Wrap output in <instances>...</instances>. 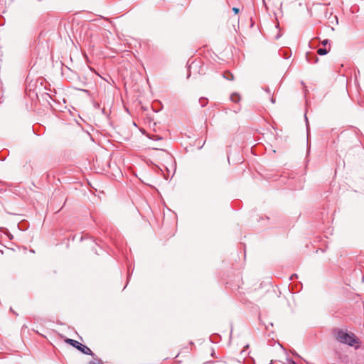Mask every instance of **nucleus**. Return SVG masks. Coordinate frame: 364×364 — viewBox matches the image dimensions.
Listing matches in <instances>:
<instances>
[{
  "label": "nucleus",
  "mask_w": 364,
  "mask_h": 364,
  "mask_svg": "<svg viewBox=\"0 0 364 364\" xmlns=\"http://www.w3.org/2000/svg\"><path fill=\"white\" fill-rule=\"evenodd\" d=\"M333 334L336 339L341 343L346 344L350 346H355V344H358L355 348L359 347V339L352 332H348L346 330L341 328H335L333 331Z\"/></svg>",
  "instance_id": "f257e3e1"
},
{
  "label": "nucleus",
  "mask_w": 364,
  "mask_h": 364,
  "mask_svg": "<svg viewBox=\"0 0 364 364\" xmlns=\"http://www.w3.org/2000/svg\"><path fill=\"white\" fill-rule=\"evenodd\" d=\"M67 342L86 355H90L93 357L95 355L87 346L82 345L77 341L69 338L67 340Z\"/></svg>",
  "instance_id": "f03ea898"
},
{
  "label": "nucleus",
  "mask_w": 364,
  "mask_h": 364,
  "mask_svg": "<svg viewBox=\"0 0 364 364\" xmlns=\"http://www.w3.org/2000/svg\"><path fill=\"white\" fill-rule=\"evenodd\" d=\"M230 100L237 103L240 100V96L237 93H232L230 96Z\"/></svg>",
  "instance_id": "7ed1b4c3"
},
{
  "label": "nucleus",
  "mask_w": 364,
  "mask_h": 364,
  "mask_svg": "<svg viewBox=\"0 0 364 364\" xmlns=\"http://www.w3.org/2000/svg\"><path fill=\"white\" fill-rule=\"evenodd\" d=\"M223 77L228 80H234V77H233V75L229 72V71H226L223 73Z\"/></svg>",
  "instance_id": "20e7f679"
},
{
  "label": "nucleus",
  "mask_w": 364,
  "mask_h": 364,
  "mask_svg": "<svg viewBox=\"0 0 364 364\" xmlns=\"http://www.w3.org/2000/svg\"><path fill=\"white\" fill-rule=\"evenodd\" d=\"M330 50V48L329 49H326V48H318V50H317V53L318 55H326L328 53V51Z\"/></svg>",
  "instance_id": "39448f33"
},
{
  "label": "nucleus",
  "mask_w": 364,
  "mask_h": 364,
  "mask_svg": "<svg viewBox=\"0 0 364 364\" xmlns=\"http://www.w3.org/2000/svg\"><path fill=\"white\" fill-rule=\"evenodd\" d=\"M199 103L200 104L201 107H205L208 103V99L205 97H201L199 100Z\"/></svg>",
  "instance_id": "423d86ee"
},
{
  "label": "nucleus",
  "mask_w": 364,
  "mask_h": 364,
  "mask_svg": "<svg viewBox=\"0 0 364 364\" xmlns=\"http://www.w3.org/2000/svg\"><path fill=\"white\" fill-rule=\"evenodd\" d=\"M90 364H103L102 360L100 359H95V361L90 362Z\"/></svg>",
  "instance_id": "0eeeda50"
},
{
  "label": "nucleus",
  "mask_w": 364,
  "mask_h": 364,
  "mask_svg": "<svg viewBox=\"0 0 364 364\" xmlns=\"http://www.w3.org/2000/svg\"><path fill=\"white\" fill-rule=\"evenodd\" d=\"M328 43V40H327V39H325V40H323V41L321 42V44H322L323 46H326Z\"/></svg>",
  "instance_id": "6e6552de"
},
{
  "label": "nucleus",
  "mask_w": 364,
  "mask_h": 364,
  "mask_svg": "<svg viewBox=\"0 0 364 364\" xmlns=\"http://www.w3.org/2000/svg\"><path fill=\"white\" fill-rule=\"evenodd\" d=\"M232 11H234L235 14H238L240 10L238 8L234 7L232 9Z\"/></svg>",
  "instance_id": "1a4fd4ad"
},
{
  "label": "nucleus",
  "mask_w": 364,
  "mask_h": 364,
  "mask_svg": "<svg viewBox=\"0 0 364 364\" xmlns=\"http://www.w3.org/2000/svg\"><path fill=\"white\" fill-rule=\"evenodd\" d=\"M314 58L315 59L314 63H315L318 61V57L316 55H314Z\"/></svg>",
  "instance_id": "9d476101"
},
{
  "label": "nucleus",
  "mask_w": 364,
  "mask_h": 364,
  "mask_svg": "<svg viewBox=\"0 0 364 364\" xmlns=\"http://www.w3.org/2000/svg\"><path fill=\"white\" fill-rule=\"evenodd\" d=\"M297 277L296 274H293L291 276L290 279L292 280L294 278Z\"/></svg>",
  "instance_id": "9b49d317"
},
{
  "label": "nucleus",
  "mask_w": 364,
  "mask_h": 364,
  "mask_svg": "<svg viewBox=\"0 0 364 364\" xmlns=\"http://www.w3.org/2000/svg\"><path fill=\"white\" fill-rule=\"evenodd\" d=\"M271 102H272V103H274V102H275V100H274V97H272V98H271Z\"/></svg>",
  "instance_id": "f8f14e48"
},
{
  "label": "nucleus",
  "mask_w": 364,
  "mask_h": 364,
  "mask_svg": "<svg viewBox=\"0 0 364 364\" xmlns=\"http://www.w3.org/2000/svg\"><path fill=\"white\" fill-rule=\"evenodd\" d=\"M266 92H267L269 94L270 93V90L269 88H267L266 90Z\"/></svg>",
  "instance_id": "ddd939ff"
},
{
  "label": "nucleus",
  "mask_w": 364,
  "mask_h": 364,
  "mask_svg": "<svg viewBox=\"0 0 364 364\" xmlns=\"http://www.w3.org/2000/svg\"><path fill=\"white\" fill-rule=\"evenodd\" d=\"M305 119H306V126L308 127V126H309V125H308V119H307L306 116L305 117Z\"/></svg>",
  "instance_id": "4468645a"
},
{
  "label": "nucleus",
  "mask_w": 364,
  "mask_h": 364,
  "mask_svg": "<svg viewBox=\"0 0 364 364\" xmlns=\"http://www.w3.org/2000/svg\"><path fill=\"white\" fill-rule=\"evenodd\" d=\"M307 60L309 62L311 63V60L309 58V57L307 56Z\"/></svg>",
  "instance_id": "2eb2a0df"
}]
</instances>
